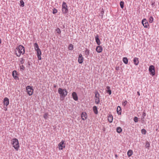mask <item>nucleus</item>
<instances>
[{"mask_svg":"<svg viewBox=\"0 0 159 159\" xmlns=\"http://www.w3.org/2000/svg\"><path fill=\"white\" fill-rule=\"evenodd\" d=\"M122 129L120 127H118L117 128L116 131L118 133H120L122 132Z\"/></svg>","mask_w":159,"mask_h":159,"instance_id":"obj_25","label":"nucleus"},{"mask_svg":"<svg viewBox=\"0 0 159 159\" xmlns=\"http://www.w3.org/2000/svg\"><path fill=\"white\" fill-rule=\"evenodd\" d=\"M84 61V58L82 57L81 54H80L79 55L78 61L80 64H81L83 63Z\"/></svg>","mask_w":159,"mask_h":159,"instance_id":"obj_12","label":"nucleus"},{"mask_svg":"<svg viewBox=\"0 0 159 159\" xmlns=\"http://www.w3.org/2000/svg\"><path fill=\"white\" fill-rule=\"evenodd\" d=\"M20 63L21 64H23L24 63V59L23 58H21L20 59Z\"/></svg>","mask_w":159,"mask_h":159,"instance_id":"obj_33","label":"nucleus"},{"mask_svg":"<svg viewBox=\"0 0 159 159\" xmlns=\"http://www.w3.org/2000/svg\"><path fill=\"white\" fill-rule=\"evenodd\" d=\"M150 147V143L148 141H147L146 144V148L149 149Z\"/></svg>","mask_w":159,"mask_h":159,"instance_id":"obj_27","label":"nucleus"},{"mask_svg":"<svg viewBox=\"0 0 159 159\" xmlns=\"http://www.w3.org/2000/svg\"><path fill=\"white\" fill-rule=\"evenodd\" d=\"M117 112L118 115H121V108L120 106H118L117 108Z\"/></svg>","mask_w":159,"mask_h":159,"instance_id":"obj_21","label":"nucleus"},{"mask_svg":"<svg viewBox=\"0 0 159 159\" xmlns=\"http://www.w3.org/2000/svg\"><path fill=\"white\" fill-rule=\"evenodd\" d=\"M153 20V17L152 16H150L149 19V22L150 23H152V22Z\"/></svg>","mask_w":159,"mask_h":159,"instance_id":"obj_30","label":"nucleus"},{"mask_svg":"<svg viewBox=\"0 0 159 159\" xmlns=\"http://www.w3.org/2000/svg\"><path fill=\"white\" fill-rule=\"evenodd\" d=\"M113 118L112 116L111 115H110L108 116V120L110 123H111L112 122Z\"/></svg>","mask_w":159,"mask_h":159,"instance_id":"obj_20","label":"nucleus"},{"mask_svg":"<svg viewBox=\"0 0 159 159\" xmlns=\"http://www.w3.org/2000/svg\"><path fill=\"white\" fill-rule=\"evenodd\" d=\"M34 46L35 50L37 52V55L38 59L39 60H41V52L37 43H34Z\"/></svg>","mask_w":159,"mask_h":159,"instance_id":"obj_3","label":"nucleus"},{"mask_svg":"<svg viewBox=\"0 0 159 159\" xmlns=\"http://www.w3.org/2000/svg\"><path fill=\"white\" fill-rule=\"evenodd\" d=\"M151 4H152V6L154 5L155 4V2H152Z\"/></svg>","mask_w":159,"mask_h":159,"instance_id":"obj_43","label":"nucleus"},{"mask_svg":"<svg viewBox=\"0 0 159 159\" xmlns=\"http://www.w3.org/2000/svg\"><path fill=\"white\" fill-rule=\"evenodd\" d=\"M58 92L60 94V96L62 99L63 100L65 97L67 95V92L66 89H62L61 88L58 89Z\"/></svg>","mask_w":159,"mask_h":159,"instance_id":"obj_2","label":"nucleus"},{"mask_svg":"<svg viewBox=\"0 0 159 159\" xmlns=\"http://www.w3.org/2000/svg\"><path fill=\"white\" fill-rule=\"evenodd\" d=\"M149 71L151 72L152 76L155 75V70L154 66L153 65H151L149 66Z\"/></svg>","mask_w":159,"mask_h":159,"instance_id":"obj_8","label":"nucleus"},{"mask_svg":"<svg viewBox=\"0 0 159 159\" xmlns=\"http://www.w3.org/2000/svg\"><path fill=\"white\" fill-rule=\"evenodd\" d=\"M69 49L72 50L73 49V45L72 44H70L68 47Z\"/></svg>","mask_w":159,"mask_h":159,"instance_id":"obj_28","label":"nucleus"},{"mask_svg":"<svg viewBox=\"0 0 159 159\" xmlns=\"http://www.w3.org/2000/svg\"><path fill=\"white\" fill-rule=\"evenodd\" d=\"M12 75L14 79L15 80L19 79L18 77L17 76V72L16 70H15L13 71L12 73Z\"/></svg>","mask_w":159,"mask_h":159,"instance_id":"obj_14","label":"nucleus"},{"mask_svg":"<svg viewBox=\"0 0 159 159\" xmlns=\"http://www.w3.org/2000/svg\"><path fill=\"white\" fill-rule=\"evenodd\" d=\"M54 88H56L57 87V85L55 84H54Z\"/></svg>","mask_w":159,"mask_h":159,"instance_id":"obj_45","label":"nucleus"},{"mask_svg":"<svg viewBox=\"0 0 159 159\" xmlns=\"http://www.w3.org/2000/svg\"><path fill=\"white\" fill-rule=\"evenodd\" d=\"M142 23L143 26L145 28H148V23L145 19H144L142 20Z\"/></svg>","mask_w":159,"mask_h":159,"instance_id":"obj_10","label":"nucleus"},{"mask_svg":"<svg viewBox=\"0 0 159 159\" xmlns=\"http://www.w3.org/2000/svg\"><path fill=\"white\" fill-rule=\"evenodd\" d=\"M3 103L4 105L7 106L9 105V99L7 97L5 98L3 100Z\"/></svg>","mask_w":159,"mask_h":159,"instance_id":"obj_11","label":"nucleus"},{"mask_svg":"<svg viewBox=\"0 0 159 159\" xmlns=\"http://www.w3.org/2000/svg\"><path fill=\"white\" fill-rule=\"evenodd\" d=\"M141 133L143 134H145L146 133V131L144 129L141 130Z\"/></svg>","mask_w":159,"mask_h":159,"instance_id":"obj_31","label":"nucleus"},{"mask_svg":"<svg viewBox=\"0 0 159 159\" xmlns=\"http://www.w3.org/2000/svg\"><path fill=\"white\" fill-rule=\"evenodd\" d=\"M26 90L29 96L32 95L33 94L34 89L32 87L30 86H27L26 87Z\"/></svg>","mask_w":159,"mask_h":159,"instance_id":"obj_6","label":"nucleus"},{"mask_svg":"<svg viewBox=\"0 0 159 159\" xmlns=\"http://www.w3.org/2000/svg\"><path fill=\"white\" fill-rule=\"evenodd\" d=\"M48 114L47 113H45V114L43 115V118L44 119H47L48 117Z\"/></svg>","mask_w":159,"mask_h":159,"instance_id":"obj_34","label":"nucleus"},{"mask_svg":"<svg viewBox=\"0 0 159 159\" xmlns=\"http://www.w3.org/2000/svg\"><path fill=\"white\" fill-rule=\"evenodd\" d=\"M20 69L22 70H23L25 69V67L24 66V65H22L21 66H20Z\"/></svg>","mask_w":159,"mask_h":159,"instance_id":"obj_35","label":"nucleus"},{"mask_svg":"<svg viewBox=\"0 0 159 159\" xmlns=\"http://www.w3.org/2000/svg\"><path fill=\"white\" fill-rule=\"evenodd\" d=\"M25 48L22 45H19L16 48L15 50V54L18 57H19L21 55L25 53Z\"/></svg>","mask_w":159,"mask_h":159,"instance_id":"obj_1","label":"nucleus"},{"mask_svg":"<svg viewBox=\"0 0 159 159\" xmlns=\"http://www.w3.org/2000/svg\"><path fill=\"white\" fill-rule=\"evenodd\" d=\"M137 94L139 96L140 95V93L139 91L137 92Z\"/></svg>","mask_w":159,"mask_h":159,"instance_id":"obj_42","label":"nucleus"},{"mask_svg":"<svg viewBox=\"0 0 159 159\" xmlns=\"http://www.w3.org/2000/svg\"><path fill=\"white\" fill-rule=\"evenodd\" d=\"M115 157H116V158H117V155H116V154H115Z\"/></svg>","mask_w":159,"mask_h":159,"instance_id":"obj_46","label":"nucleus"},{"mask_svg":"<svg viewBox=\"0 0 159 159\" xmlns=\"http://www.w3.org/2000/svg\"><path fill=\"white\" fill-rule=\"evenodd\" d=\"M123 61L125 64H126L128 63V60L126 57H125L123 58Z\"/></svg>","mask_w":159,"mask_h":159,"instance_id":"obj_24","label":"nucleus"},{"mask_svg":"<svg viewBox=\"0 0 159 159\" xmlns=\"http://www.w3.org/2000/svg\"><path fill=\"white\" fill-rule=\"evenodd\" d=\"M7 110V108H6V109L5 110Z\"/></svg>","mask_w":159,"mask_h":159,"instance_id":"obj_48","label":"nucleus"},{"mask_svg":"<svg viewBox=\"0 0 159 159\" xmlns=\"http://www.w3.org/2000/svg\"><path fill=\"white\" fill-rule=\"evenodd\" d=\"M134 64L135 65H137L139 63L138 58L136 57H134L133 59Z\"/></svg>","mask_w":159,"mask_h":159,"instance_id":"obj_19","label":"nucleus"},{"mask_svg":"<svg viewBox=\"0 0 159 159\" xmlns=\"http://www.w3.org/2000/svg\"><path fill=\"white\" fill-rule=\"evenodd\" d=\"M102 50V48L101 46H98L96 48V50L97 52L98 53L101 52Z\"/></svg>","mask_w":159,"mask_h":159,"instance_id":"obj_17","label":"nucleus"},{"mask_svg":"<svg viewBox=\"0 0 159 159\" xmlns=\"http://www.w3.org/2000/svg\"><path fill=\"white\" fill-rule=\"evenodd\" d=\"M134 121L136 123L138 122V118L137 117L135 116L134 118Z\"/></svg>","mask_w":159,"mask_h":159,"instance_id":"obj_36","label":"nucleus"},{"mask_svg":"<svg viewBox=\"0 0 159 159\" xmlns=\"http://www.w3.org/2000/svg\"><path fill=\"white\" fill-rule=\"evenodd\" d=\"M93 110L95 114H97L98 113L97 107L96 106L93 107Z\"/></svg>","mask_w":159,"mask_h":159,"instance_id":"obj_23","label":"nucleus"},{"mask_svg":"<svg viewBox=\"0 0 159 159\" xmlns=\"http://www.w3.org/2000/svg\"><path fill=\"white\" fill-rule=\"evenodd\" d=\"M62 11L64 14H66L68 12L67 6L65 2H63L62 6Z\"/></svg>","mask_w":159,"mask_h":159,"instance_id":"obj_5","label":"nucleus"},{"mask_svg":"<svg viewBox=\"0 0 159 159\" xmlns=\"http://www.w3.org/2000/svg\"><path fill=\"white\" fill-rule=\"evenodd\" d=\"M2 41L1 39H0V44L1 43Z\"/></svg>","mask_w":159,"mask_h":159,"instance_id":"obj_47","label":"nucleus"},{"mask_svg":"<svg viewBox=\"0 0 159 159\" xmlns=\"http://www.w3.org/2000/svg\"><path fill=\"white\" fill-rule=\"evenodd\" d=\"M24 2L23 0H20V6L23 7L24 6Z\"/></svg>","mask_w":159,"mask_h":159,"instance_id":"obj_26","label":"nucleus"},{"mask_svg":"<svg viewBox=\"0 0 159 159\" xmlns=\"http://www.w3.org/2000/svg\"><path fill=\"white\" fill-rule=\"evenodd\" d=\"M56 31H57V33H58L59 34H60L61 33V30L59 28H57L56 30Z\"/></svg>","mask_w":159,"mask_h":159,"instance_id":"obj_32","label":"nucleus"},{"mask_svg":"<svg viewBox=\"0 0 159 159\" xmlns=\"http://www.w3.org/2000/svg\"><path fill=\"white\" fill-rule=\"evenodd\" d=\"M90 50L87 48H85L84 51V54L86 57H87L89 55Z\"/></svg>","mask_w":159,"mask_h":159,"instance_id":"obj_18","label":"nucleus"},{"mask_svg":"<svg viewBox=\"0 0 159 159\" xmlns=\"http://www.w3.org/2000/svg\"><path fill=\"white\" fill-rule=\"evenodd\" d=\"M107 88L108 90L110 89V87L109 86H107Z\"/></svg>","mask_w":159,"mask_h":159,"instance_id":"obj_41","label":"nucleus"},{"mask_svg":"<svg viewBox=\"0 0 159 159\" xmlns=\"http://www.w3.org/2000/svg\"><path fill=\"white\" fill-rule=\"evenodd\" d=\"M65 141L62 140L58 144L59 148V150H62L65 147V144L64 143Z\"/></svg>","mask_w":159,"mask_h":159,"instance_id":"obj_9","label":"nucleus"},{"mask_svg":"<svg viewBox=\"0 0 159 159\" xmlns=\"http://www.w3.org/2000/svg\"><path fill=\"white\" fill-rule=\"evenodd\" d=\"M127 155L129 157H130L133 154V151L131 150H129L127 152Z\"/></svg>","mask_w":159,"mask_h":159,"instance_id":"obj_22","label":"nucleus"},{"mask_svg":"<svg viewBox=\"0 0 159 159\" xmlns=\"http://www.w3.org/2000/svg\"><path fill=\"white\" fill-rule=\"evenodd\" d=\"M146 116V113L145 112H143V116Z\"/></svg>","mask_w":159,"mask_h":159,"instance_id":"obj_40","label":"nucleus"},{"mask_svg":"<svg viewBox=\"0 0 159 159\" xmlns=\"http://www.w3.org/2000/svg\"><path fill=\"white\" fill-rule=\"evenodd\" d=\"M127 101H125V102L123 103V105L124 106H125V105L127 104Z\"/></svg>","mask_w":159,"mask_h":159,"instance_id":"obj_39","label":"nucleus"},{"mask_svg":"<svg viewBox=\"0 0 159 159\" xmlns=\"http://www.w3.org/2000/svg\"><path fill=\"white\" fill-rule=\"evenodd\" d=\"M95 39L98 45H100L101 43V42L99 38V36L98 35H97L95 37Z\"/></svg>","mask_w":159,"mask_h":159,"instance_id":"obj_16","label":"nucleus"},{"mask_svg":"<svg viewBox=\"0 0 159 159\" xmlns=\"http://www.w3.org/2000/svg\"><path fill=\"white\" fill-rule=\"evenodd\" d=\"M100 94L97 91L95 93V102L96 104H98L100 102V98H99Z\"/></svg>","mask_w":159,"mask_h":159,"instance_id":"obj_7","label":"nucleus"},{"mask_svg":"<svg viewBox=\"0 0 159 159\" xmlns=\"http://www.w3.org/2000/svg\"><path fill=\"white\" fill-rule=\"evenodd\" d=\"M81 118L83 120H85L87 117L86 113L85 112H83L82 113L81 115Z\"/></svg>","mask_w":159,"mask_h":159,"instance_id":"obj_15","label":"nucleus"},{"mask_svg":"<svg viewBox=\"0 0 159 159\" xmlns=\"http://www.w3.org/2000/svg\"><path fill=\"white\" fill-rule=\"evenodd\" d=\"M116 70H119V67H116Z\"/></svg>","mask_w":159,"mask_h":159,"instance_id":"obj_44","label":"nucleus"},{"mask_svg":"<svg viewBox=\"0 0 159 159\" xmlns=\"http://www.w3.org/2000/svg\"><path fill=\"white\" fill-rule=\"evenodd\" d=\"M124 2L123 1H121L120 2V7L122 8H123L124 7Z\"/></svg>","mask_w":159,"mask_h":159,"instance_id":"obj_29","label":"nucleus"},{"mask_svg":"<svg viewBox=\"0 0 159 159\" xmlns=\"http://www.w3.org/2000/svg\"><path fill=\"white\" fill-rule=\"evenodd\" d=\"M57 12V10L56 9H54L53 11V13L56 14Z\"/></svg>","mask_w":159,"mask_h":159,"instance_id":"obj_37","label":"nucleus"},{"mask_svg":"<svg viewBox=\"0 0 159 159\" xmlns=\"http://www.w3.org/2000/svg\"><path fill=\"white\" fill-rule=\"evenodd\" d=\"M72 98L75 101L78 100V97L77 93L75 92H73L72 94Z\"/></svg>","mask_w":159,"mask_h":159,"instance_id":"obj_13","label":"nucleus"},{"mask_svg":"<svg viewBox=\"0 0 159 159\" xmlns=\"http://www.w3.org/2000/svg\"><path fill=\"white\" fill-rule=\"evenodd\" d=\"M107 93H108L109 95H111V90L109 89L107 91Z\"/></svg>","mask_w":159,"mask_h":159,"instance_id":"obj_38","label":"nucleus"},{"mask_svg":"<svg viewBox=\"0 0 159 159\" xmlns=\"http://www.w3.org/2000/svg\"><path fill=\"white\" fill-rule=\"evenodd\" d=\"M12 144L15 149L18 150L19 148V143L18 139L16 138H14L12 140Z\"/></svg>","mask_w":159,"mask_h":159,"instance_id":"obj_4","label":"nucleus"}]
</instances>
